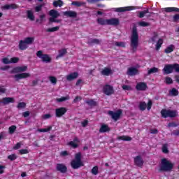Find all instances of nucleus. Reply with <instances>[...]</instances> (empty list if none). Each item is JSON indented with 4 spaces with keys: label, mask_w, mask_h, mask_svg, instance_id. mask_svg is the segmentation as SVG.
<instances>
[{
    "label": "nucleus",
    "mask_w": 179,
    "mask_h": 179,
    "mask_svg": "<svg viewBox=\"0 0 179 179\" xmlns=\"http://www.w3.org/2000/svg\"><path fill=\"white\" fill-rule=\"evenodd\" d=\"M8 159L11 162H13V160H16V159H17V157L15 154H12L8 156Z\"/></svg>",
    "instance_id": "nucleus-49"
},
{
    "label": "nucleus",
    "mask_w": 179,
    "mask_h": 179,
    "mask_svg": "<svg viewBox=\"0 0 179 179\" xmlns=\"http://www.w3.org/2000/svg\"><path fill=\"white\" fill-rule=\"evenodd\" d=\"M2 62L3 64H10V60H9L8 57H4L2 59Z\"/></svg>",
    "instance_id": "nucleus-63"
},
{
    "label": "nucleus",
    "mask_w": 179,
    "mask_h": 179,
    "mask_svg": "<svg viewBox=\"0 0 179 179\" xmlns=\"http://www.w3.org/2000/svg\"><path fill=\"white\" fill-rule=\"evenodd\" d=\"M79 76V73L78 72H73L69 74L66 76V80L71 82V80H75Z\"/></svg>",
    "instance_id": "nucleus-19"
},
{
    "label": "nucleus",
    "mask_w": 179,
    "mask_h": 179,
    "mask_svg": "<svg viewBox=\"0 0 179 179\" xmlns=\"http://www.w3.org/2000/svg\"><path fill=\"white\" fill-rule=\"evenodd\" d=\"M36 57L40 58L42 62H45V64H50L51 62L52 59L50 55L47 54H43V50H39L36 52Z\"/></svg>",
    "instance_id": "nucleus-6"
},
{
    "label": "nucleus",
    "mask_w": 179,
    "mask_h": 179,
    "mask_svg": "<svg viewBox=\"0 0 179 179\" xmlns=\"http://www.w3.org/2000/svg\"><path fill=\"white\" fill-rule=\"evenodd\" d=\"M101 75H103V76H110L111 75V70L109 68L105 67L101 71Z\"/></svg>",
    "instance_id": "nucleus-24"
},
{
    "label": "nucleus",
    "mask_w": 179,
    "mask_h": 179,
    "mask_svg": "<svg viewBox=\"0 0 179 179\" xmlns=\"http://www.w3.org/2000/svg\"><path fill=\"white\" fill-rule=\"evenodd\" d=\"M108 26H118L120 25V19L118 18H110L107 19Z\"/></svg>",
    "instance_id": "nucleus-13"
},
{
    "label": "nucleus",
    "mask_w": 179,
    "mask_h": 179,
    "mask_svg": "<svg viewBox=\"0 0 179 179\" xmlns=\"http://www.w3.org/2000/svg\"><path fill=\"white\" fill-rule=\"evenodd\" d=\"M71 5L80 8V6H86V2L84 1H72Z\"/></svg>",
    "instance_id": "nucleus-26"
},
{
    "label": "nucleus",
    "mask_w": 179,
    "mask_h": 179,
    "mask_svg": "<svg viewBox=\"0 0 179 179\" xmlns=\"http://www.w3.org/2000/svg\"><path fill=\"white\" fill-rule=\"evenodd\" d=\"M162 71L164 75H170V73H173V64H166Z\"/></svg>",
    "instance_id": "nucleus-14"
},
{
    "label": "nucleus",
    "mask_w": 179,
    "mask_h": 179,
    "mask_svg": "<svg viewBox=\"0 0 179 179\" xmlns=\"http://www.w3.org/2000/svg\"><path fill=\"white\" fill-rule=\"evenodd\" d=\"M26 71H27V66H17L13 69V70L10 71V73H17L12 76V78L15 79V82H19V80L22 79H27V78H30V73H20V72H26Z\"/></svg>",
    "instance_id": "nucleus-1"
},
{
    "label": "nucleus",
    "mask_w": 179,
    "mask_h": 179,
    "mask_svg": "<svg viewBox=\"0 0 179 179\" xmlns=\"http://www.w3.org/2000/svg\"><path fill=\"white\" fill-rule=\"evenodd\" d=\"M134 9H135L134 6L120 7L115 8L114 11L118 12L119 13H122V12H128L129 10H134Z\"/></svg>",
    "instance_id": "nucleus-10"
},
{
    "label": "nucleus",
    "mask_w": 179,
    "mask_h": 179,
    "mask_svg": "<svg viewBox=\"0 0 179 179\" xmlns=\"http://www.w3.org/2000/svg\"><path fill=\"white\" fill-rule=\"evenodd\" d=\"M17 5L15 3L6 4L3 6V9H5L6 10H9V9H17Z\"/></svg>",
    "instance_id": "nucleus-21"
},
{
    "label": "nucleus",
    "mask_w": 179,
    "mask_h": 179,
    "mask_svg": "<svg viewBox=\"0 0 179 179\" xmlns=\"http://www.w3.org/2000/svg\"><path fill=\"white\" fill-rule=\"evenodd\" d=\"M117 140L118 141H125L127 142H129L132 141V138L128 136H117Z\"/></svg>",
    "instance_id": "nucleus-28"
},
{
    "label": "nucleus",
    "mask_w": 179,
    "mask_h": 179,
    "mask_svg": "<svg viewBox=\"0 0 179 179\" xmlns=\"http://www.w3.org/2000/svg\"><path fill=\"white\" fill-rule=\"evenodd\" d=\"M174 169V164L169 161L166 158L161 159V164L159 165V171L163 173V171H171Z\"/></svg>",
    "instance_id": "nucleus-3"
},
{
    "label": "nucleus",
    "mask_w": 179,
    "mask_h": 179,
    "mask_svg": "<svg viewBox=\"0 0 179 179\" xmlns=\"http://www.w3.org/2000/svg\"><path fill=\"white\" fill-rule=\"evenodd\" d=\"M138 25L141 26V27H148L150 26V23L141 21L138 22Z\"/></svg>",
    "instance_id": "nucleus-45"
},
{
    "label": "nucleus",
    "mask_w": 179,
    "mask_h": 179,
    "mask_svg": "<svg viewBox=\"0 0 179 179\" xmlns=\"http://www.w3.org/2000/svg\"><path fill=\"white\" fill-rule=\"evenodd\" d=\"M71 168L73 170H78L80 167H83L85 164L82 161V152H78L75 155V159L71 162Z\"/></svg>",
    "instance_id": "nucleus-4"
},
{
    "label": "nucleus",
    "mask_w": 179,
    "mask_h": 179,
    "mask_svg": "<svg viewBox=\"0 0 179 179\" xmlns=\"http://www.w3.org/2000/svg\"><path fill=\"white\" fill-rule=\"evenodd\" d=\"M143 159L141 155H138L134 157V164L135 166H137V167H143Z\"/></svg>",
    "instance_id": "nucleus-12"
},
{
    "label": "nucleus",
    "mask_w": 179,
    "mask_h": 179,
    "mask_svg": "<svg viewBox=\"0 0 179 179\" xmlns=\"http://www.w3.org/2000/svg\"><path fill=\"white\" fill-rule=\"evenodd\" d=\"M162 152L165 153V155H167L169 153V148H167V144H164L162 145Z\"/></svg>",
    "instance_id": "nucleus-48"
},
{
    "label": "nucleus",
    "mask_w": 179,
    "mask_h": 179,
    "mask_svg": "<svg viewBox=\"0 0 179 179\" xmlns=\"http://www.w3.org/2000/svg\"><path fill=\"white\" fill-rule=\"evenodd\" d=\"M172 69H173V71L179 72V64H172Z\"/></svg>",
    "instance_id": "nucleus-55"
},
{
    "label": "nucleus",
    "mask_w": 179,
    "mask_h": 179,
    "mask_svg": "<svg viewBox=\"0 0 179 179\" xmlns=\"http://www.w3.org/2000/svg\"><path fill=\"white\" fill-rule=\"evenodd\" d=\"M10 103H15V98L13 97H4L1 99V104L3 106H8Z\"/></svg>",
    "instance_id": "nucleus-16"
},
{
    "label": "nucleus",
    "mask_w": 179,
    "mask_h": 179,
    "mask_svg": "<svg viewBox=\"0 0 179 179\" xmlns=\"http://www.w3.org/2000/svg\"><path fill=\"white\" fill-rule=\"evenodd\" d=\"M50 81L51 82V83H52L53 85H57V78L54 77V76H50L49 77Z\"/></svg>",
    "instance_id": "nucleus-51"
},
{
    "label": "nucleus",
    "mask_w": 179,
    "mask_h": 179,
    "mask_svg": "<svg viewBox=\"0 0 179 179\" xmlns=\"http://www.w3.org/2000/svg\"><path fill=\"white\" fill-rule=\"evenodd\" d=\"M100 40L98 38H91L88 41L87 44L92 45V44H100Z\"/></svg>",
    "instance_id": "nucleus-31"
},
{
    "label": "nucleus",
    "mask_w": 179,
    "mask_h": 179,
    "mask_svg": "<svg viewBox=\"0 0 179 179\" xmlns=\"http://www.w3.org/2000/svg\"><path fill=\"white\" fill-rule=\"evenodd\" d=\"M25 44L27 45L29 44H32L33 41H34V38L32 37H27L24 40Z\"/></svg>",
    "instance_id": "nucleus-37"
},
{
    "label": "nucleus",
    "mask_w": 179,
    "mask_h": 179,
    "mask_svg": "<svg viewBox=\"0 0 179 179\" xmlns=\"http://www.w3.org/2000/svg\"><path fill=\"white\" fill-rule=\"evenodd\" d=\"M16 126L15 125H12L8 128V134L10 135H13L15 134V131H16Z\"/></svg>",
    "instance_id": "nucleus-42"
},
{
    "label": "nucleus",
    "mask_w": 179,
    "mask_h": 179,
    "mask_svg": "<svg viewBox=\"0 0 179 179\" xmlns=\"http://www.w3.org/2000/svg\"><path fill=\"white\" fill-rule=\"evenodd\" d=\"M27 16L28 19L31 20V22H33L34 20V14H33L32 10H28L27 11Z\"/></svg>",
    "instance_id": "nucleus-33"
},
{
    "label": "nucleus",
    "mask_w": 179,
    "mask_h": 179,
    "mask_svg": "<svg viewBox=\"0 0 179 179\" xmlns=\"http://www.w3.org/2000/svg\"><path fill=\"white\" fill-rule=\"evenodd\" d=\"M86 103L90 107H96L97 106V102L94 99H90L86 101Z\"/></svg>",
    "instance_id": "nucleus-35"
},
{
    "label": "nucleus",
    "mask_w": 179,
    "mask_h": 179,
    "mask_svg": "<svg viewBox=\"0 0 179 179\" xmlns=\"http://www.w3.org/2000/svg\"><path fill=\"white\" fill-rule=\"evenodd\" d=\"M51 129H52V126H49L46 129H39L38 131L39 132H50V131H51Z\"/></svg>",
    "instance_id": "nucleus-47"
},
{
    "label": "nucleus",
    "mask_w": 179,
    "mask_h": 179,
    "mask_svg": "<svg viewBox=\"0 0 179 179\" xmlns=\"http://www.w3.org/2000/svg\"><path fill=\"white\" fill-rule=\"evenodd\" d=\"M161 115L163 118H174L177 117V110H166V109H162L161 110Z\"/></svg>",
    "instance_id": "nucleus-5"
},
{
    "label": "nucleus",
    "mask_w": 179,
    "mask_h": 179,
    "mask_svg": "<svg viewBox=\"0 0 179 179\" xmlns=\"http://www.w3.org/2000/svg\"><path fill=\"white\" fill-rule=\"evenodd\" d=\"M152 106H153V102L150 99L147 103V110H148V111L152 108Z\"/></svg>",
    "instance_id": "nucleus-56"
},
{
    "label": "nucleus",
    "mask_w": 179,
    "mask_h": 179,
    "mask_svg": "<svg viewBox=\"0 0 179 179\" xmlns=\"http://www.w3.org/2000/svg\"><path fill=\"white\" fill-rule=\"evenodd\" d=\"M78 142V138H75L73 141H70L68 143L69 146H71L73 149H76L77 148L79 147V145L78 143H75Z\"/></svg>",
    "instance_id": "nucleus-27"
},
{
    "label": "nucleus",
    "mask_w": 179,
    "mask_h": 179,
    "mask_svg": "<svg viewBox=\"0 0 179 179\" xmlns=\"http://www.w3.org/2000/svg\"><path fill=\"white\" fill-rule=\"evenodd\" d=\"M146 13H149V9L141 11L139 13L138 17H140V19H142V17H145V15H146Z\"/></svg>",
    "instance_id": "nucleus-43"
},
{
    "label": "nucleus",
    "mask_w": 179,
    "mask_h": 179,
    "mask_svg": "<svg viewBox=\"0 0 179 179\" xmlns=\"http://www.w3.org/2000/svg\"><path fill=\"white\" fill-rule=\"evenodd\" d=\"M68 111V109L65 107H61L59 108L55 109V115L57 118H61V117L65 115L66 114V112Z\"/></svg>",
    "instance_id": "nucleus-9"
},
{
    "label": "nucleus",
    "mask_w": 179,
    "mask_h": 179,
    "mask_svg": "<svg viewBox=\"0 0 179 179\" xmlns=\"http://www.w3.org/2000/svg\"><path fill=\"white\" fill-rule=\"evenodd\" d=\"M20 155H27L29 153V150L27 149H21L19 150Z\"/></svg>",
    "instance_id": "nucleus-62"
},
{
    "label": "nucleus",
    "mask_w": 179,
    "mask_h": 179,
    "mask_svg": "<svg viewBox=\"0 0 179 179\" xmlns=\"http://www.w3.org/2000/svg\"><path fill=\"white\" fill-rule=\"evenodd\" d=\"M49 15L50 16H52V17H58L59 16V13L55 10H50Z\"/></svg>",
    "instance_id": "nucleus-34"
},
{
    "label": "nucleus",
    "mask_w": 179,
    "mask_h": 179,
    "mask_svg": "<svg viewBox=\"0 0 179 179\" xmlns=\"http://www.w3.org/2000/svg\"><path fill=\"white\" fill-rule=\"evenodd\" d=\"M49 22L50 23H59V20H57V17H50L49 18Z\"/></svg>",
    "instance_id": "nucleus-54"
},
{
    "label": "nucleus",
    "mask_w": 179,
    "mask_h": 179,
    "mask_svg": "<svg viewBox=\"0 0 179 179\" xmlns=\"http://www.w3.org/2000/svg\"><path fill=\"white\" fill-rule=\"evenodd\" d=\"M171 135H174L175 136H179V129L173 130V132L171 134Z\"/></svg>",
    "instance_id": "nucleus-64"
},
{
    "label": "nucleus",
    "mask_w": 179,
    "mask_h": 179,
    "mask_svg": "<svg viewBox=\"0 0 179 179\" xmlns=\"http://www.w3.org/2000/svg\"><path fill=\"white\" fill-rule=\"evenodd\" d=\"M108 114L110 115L112 120L117 122L121 118V115H122V110L119 109L116 112L109 110Z\"/></svg>",
    "instance_id": "nucleus-7"
},
{
    "label": "nucleus",
    "mask_w": 179,
    "mask_h": 179,
    "mask_svg": "<svg viewBox=\"0 0 179 179\" xmlns=\"http://www.w3.org/2000/svg\"><path fill=\"white\" fill-rule=\"evenodd\" d=\"M111 129H110V127H108V124H103L101 125V127L99 129L100 134H105V132H110Z\"/></svg>",
    "instance_id": "nucleus-18"
},
{
    "label": "nucleus",
    "mask_w": 179,
    "mask_h": 179,
    "mask_svg": "<svg viewBox=\"0 0 179 179\" xmlns=\"http://www.w3.org/2000/svg\"><path fill=\"white\" fill-rule=\"evenodd\" d=\"M10 61V64H17L19 62V57H12Z\"/></svg>",
    "instance_id": "nucleus-53"
},
{
    "label": "nucleus",
    "mask_w": 179,
    "mask_h": 179,
    "mask_svg": "<svg viewBox=\"0 0 179 179\" xmlns=\"http://www.w3.org/2000/svg\"><path fill=\"white\" fill-rule=\"evenodd\" d=\"M165 82L166 85H171L173 84V79H171V78L170 77H166L165 79Z\"/></svg>",
    "instance_id": "nucleus-57"
},
{
    "label": "nucleus",
    "mask_w": 179,
    "mask_h": 179,
    "mask_svg": "<svg viewBox=\"0 0 179 179\" xmlns=\"http://www.w3.org/2000/svg\"><path fill=\"white\" fill-rule=\"evenodd\" d=\"M18 47H19V49L21 50L22 51H24V50L27 48V45L23 40H21L19 42Z\"/></svg>",
    "instance_id": "nucleus-25"
},
{
    "label": "nucleus",
    "mask_w": 179,
    "mask_h": 179,
    "mask_svg": "<svg viewBox=\"0 0 179 179\" xmlns=\"http://www.w3.org/2000/svg\"><path fill=\"white\" fill-rule=\"evenodd\" d=\"M26 108V103L24 102H20L17 106V108Z\"/></svg>",
    "instance_id": "nucleus-52"
},
{
    "label": "nucleus",
    "mask_w": 179,
    "mask_h": 179,
    "mask_svg": "<svg viewBox=\"0 0 179 179\" xmlns=\"http://www.w3.org/2000/svg\"><path fill=\"white\" fill-rule=\"evenodd\" d=\"M136 90H138L139 92H144L148 89V85L146 83H138L136 85Z\"/></svg>",
    "instance_id": "nucleus-15"
},
{
    "label": "nucleus",
    "mask_w": 179,
    "mask_h": 179,
    "mask_svg": "<svg viewBox=\"0 0 179 179\" xmlns=\"http://www.w3.org/2000/svg\"><path fill=\"white\" fill-rule=\"evenodd\" d=\"M162 45H163V38H159L157 42V44L155 46L157 51H159V50H160V48H162Z\"/></svg>",
    "instance_id": "nucleus-36"
},
{
    "label": "nucleus",
    "mask_w": 179,
    "mask_h": 179,
    "mask_svg": "<svg viewBox=\"0 0 179 179\" xmlns=\"http://www.w3.org/2000/svg\"><path fill=\"white\" fill-rule=\"evenodd\" d=\"M64 16H66L67 17H73L75 18L78 16V13L73 10L65 11L63 13Z\"/></svg>",
    "instance_id": "nucleus-17"
},
{
    "label": "nucleus",
    "mask_w": 179,
    "mask_h": 179,
    "mask_svg": "<svg viewBox=\"0 0 179 179\" xmlns=\"http://www.w3.org/2000/svg\"><path fill=\"white\" fill-rule=\"evenodd\" d=\"M178 20H179V14H176L175 15H173V22L174 23H177V22H178Z\"/></svg>",
    "instance_id": "nucleus-59"
},
{
    "label": "nucleus",
    "mask_w": 179,
    "mask_h": 179,
    "mask_svg": "<svg viewBox=\"0 0 179 179\" xmlns=\"http://www.w3.org/2000/svg\"><path fill=\"white\" fill-rule=\"evenodd\" d=\"M122 87L123 90H128V91L132 90V87L127 85H122Z\"/></svg>",
    "instance_id": "nucleus-61"
},
{
    "label": "nucleus",
    "mask_w": 179,
    "mask_h": 179,
    "mask_svg": "<svg viewBox=\"0 0 179 179\" xmlns=\"http://www.w3.org/2000/svg\"><path fill=\"white\" fill-rule=\"evenodd\" d=\"M176 49V46L174 45L171 44L166 47V48L164 50L165 54H170L174 51Z\"/></svg>",
    "instance_id": "nucleus-23"
},
{
    "label": "nucleus",
    "mask_w": 179,
    "mask_h": 179,
    "mask_svg": "<svg viewBox=\"0 0 179 179\" xmlns=\"http://www.w3.org/2000/svg\"><path fill=\"white\" fill-rule=\"evenodd\" d=\"M66 100H69V96H62L61 98H58L57 99V101H58V103H62V101H66Z\"/></svg>",
    "instance_id": "nucleus-44"
},
{
    "label": "nucleus",
    "mask_w": 179,
    "mask_h": 179,
    "mask_svg": "<svg viewBox=\"0 0 179 179\" xmlns=\"http://www.w3.org/2000/svg\"><path fill=\"white\" fill-rule=\"evenodd\" d=\"M43 6H44V5H43V4H40L38 6H36L35 7V11L40 12L41 10V9H43Z\"/></svg>",
    "instance_id": "nucleus-60"
},
{
    "label": "nucleus",
    "mask_w": 179,
    "mask_h": 179,
    "mask_svg": "<svg viewBox=\"0 0 179 179\" xmlns=\"http://www.w3.org/2000/svg\"><path fill=\"white\" fill-rule=\"evenodd\" d=\"M91 173L93 176H97L99 174V166H94L92 170Z\"/></svg>",
    "instance_id": "nucleus-39"
},
{
    "label": "nucleus",
    "mask_w": 179,
    "mask_h": 179,
    "mask_svg": "<svg viewBox=\"0 0 179 179\" xmlns=\"http://www.w3.org/2000/svg\"><path fill=\"white\" fill-rule=\"evenodd\" d=\"M66 52H67L66 49L63 48V49L59 50L58 57H64V55H65V54H66Z\"/></svg>",
    "instance_id": "nucleus-46"
},
{
    "label": "nucleus",
    "mask_w": 179,
    "mask_h": 179,
    "mask_svg": "<svg viewBox=\"0 0 179 179\" xmlns=\"http://www.w3.org/2000/svg\"><path fill=\"white\" fill-rule=\"evenodd\" d=\"M103 92L106 96H111L114 94V87L110 85H106L103 87Z\"/></svg>",
    "instance_id": "nucleus-8"
},
{
    "label": "nucleus",
    "mask_w": 179,
    "mask_h": 179,
    "mask_svg": "<svg viewBox=\"0 0 179 179\" xmlns=\"http://www.w3.org/2000/svg\"><path fill=\"white\" fill-rule=\"evenodd\" d=\"M56 170L57 171L62 173V174H65V173L68 171V167H66V165L64 164H57L56 166Z\"/></svg>",
    "instance_id": "nucleus-11"
},
{
    "label": "nucleus",
    "mask_w": 179,
    "mask_h": 179,
    "mask_svg": "<svg viewBox=\"0 0 179 179\" xmlns=\"http://www.w3.org/2000/svg\"><path fill=\"white\" fill-rule=\"evenodd\" d=\"M98 24H101V26H106L107 25V19L104 20L103 18H98L96 20Z\"/></svg>",
    "instance_id": "nucleus-32"
},
{
    "label": "nucleus",
    "mask_w": 179,
    "mask_h": 179,
    "mask_svg": "<svg viewBox=\"0 0 179 179\" xmlns=\"http://www.w3.org/2000/svg\"><path fill=\"white\" fill-rule=\"evenodd\" d=\"M130 41V47L131 48L132 52H136L139 45V34L138 33V28H136V25H134L132 28Z\"/></svg>",
    "instance_id": "nucleus-2"
},
{
    "label": "nucleus",
    "mask_w": 179,
    "mask_h": 179,
    "mask_svg": "<svg viewBox=\"0 0 179 179\" xmlns=\"http://www.w3.org/2000/svg\"><path fill=\"white\" fill-rule=\"evenodd\" d=\"M169 94H170V96H178V94H179L178 90H177L176 88H172L169 91Z\"/></svg>",
    "instance_id": "nucleus-38"
},
{
    "label": "nucleus",
    "mask_w": 179,
    "mask_h": 179,
    "mask_svg": "<svg viewBox=\"0 0 179 179\" xmlns=\"http://www.w3.org/2000/svg\"><path fill=\"white\" fill-rule=\"evenodd\" d=\"M164 12L170 13V12H179V8L176 7H166L164 8Z\"/></svg>",
    "instance_id": "nucleus-22"
},
{
    "label": "nucleus",
    "mask_w": 179,
    "mask_h": 179,
    "mask_svg": "<svg viewBox=\"0 0 179 179\" xmlns=\"http://www.w3.org/2000/svg\"><path fill=\"white\" fill-rule=\"evenodd\" d=\"M115 44L117 47H122V48H125V42H115Z\"/></svg>",
    "instance_id": "nucleus-50"
},
{
    "label": "nucleus",
    "mask_w": 179,
    "mask_h": 179,
    "mask_svg": "<svg viewBox=\"0 0 179 179\" xmlns=\"http://www.w3.org/2000/svg\"><path fill=\"white\" fill-rule=\"evenodd\" d=\"M159 72V69L157 67L151 68L148 71V75H152V73H156Z\"/></svg>",
    "instance_id": "nucleus-40"
},
{
    "label": "nucleus",
    "mask_w": 179,
    "mask_h": 179,
    "mask_svg": "<svg viewBox=\"0 0 179 179\" xmlns=\"http://www.w3.org/2000/svg\"><path fill=\"white\" fill-rule=\"evenodd\" d=\"M64 6V1H62V0H56L55 1H53V6L55 8H61L62 6Z\"/></svg>",
    "instance_id": "nucleus-29"
},
{
    "label": "nucleus",
    "mask_w": 179,
    "mask_h": 179,
    "mask_svg": "<svg viewBox=\"0 0 179 179\" xmlns=\"http://www.w3.org/2000/svg\"><path fill=\"white\" fill-rule=\"evenodd\" d=\"M136 73H138V70L136 68L131 67L128 69L127 75L129 76H135Z\"/></svg>",
    "instance_id": "nucleus-20"
},
{
    "label": "nucleus",
    "mask_w": 179,
    "mask_h": 179,
    "mask_svg": "<svg viewBox=\"0 0 179 179\" xmlns=\"http://www.w3.org/2000/svg\"><path fill=\"white\" fill-rule=\"evenodd\" d=\"M168 127H169V128H171V127L176 128V127H178V124H177L174 122H169L168 124Z\"/></svg>",
    "instance_id": "nucleus-58"
},
{
    "label": "nucleus",
    "mask_w": 179,
    "mask_h": 179,
    "mask_svg": "<svg viewBox=\"0 0 179 179\" xmlns=\"http://www.w3.org/2000/svg\"><path fill=\"white\" fill-rule=\"evenodd\" d=\"M58 30H59V27H55L52 28H48L46 31L48 33H54V31H58Z\"/></svg>",
    "instance_id": "nucleus-41"
},
{
    "label": "nucleus",
    "mask_w": 179,
    "mask_h": 179,
    "mask_svg": "<svg viewBox=\"0 0 179 179\" xmlns=\"http://www.w3.org/2000/svg\"><path fill=\"white\" fill-rule=\"evenodd\" d=\"M148 107V105L146 104V102L145 101H141L138 105V108L141 111H145Z\"/></svg>",
    "instance_id": "nucleus-30"
}]
</instances>
